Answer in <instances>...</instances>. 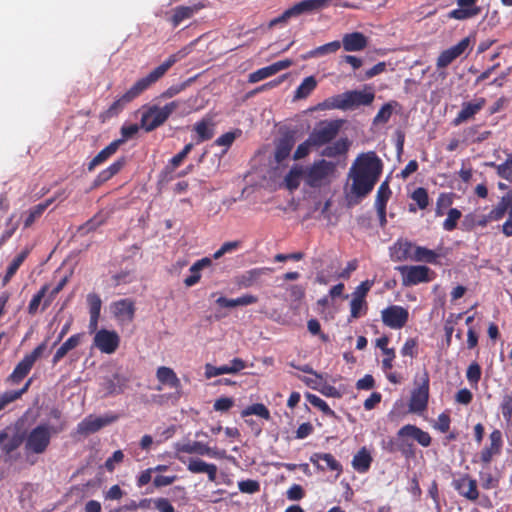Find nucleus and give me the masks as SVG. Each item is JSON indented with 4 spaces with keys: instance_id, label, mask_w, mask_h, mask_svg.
<instances>
[{
    "instance_id": "nucleus-1",
    "label": "nucleus",
    "mask_w": 512,
    "mask_h": 512,
    "mask_svg": "<svg viewBox=\"0 0 512 512\" xmlns=\"http://www.w3.org/2000/svg\"><path fill=\"white\" fill-rule=\"evenodd\" d=\"M199 41L198 39L193 40L188 45L181 48L174 54H171L163 63L159 66L155 67L148 75L138 79L130 89H128L124 94L118 97L109 107L108 109L101 115L103 119H110L112 117L117 116L127 104L132 102L138 96H140L144 91H146L149 87L155 84L158 80H160L168 70L178 61L184 59L188 56L196 43Z\"/></svg>"
},
{
    "instance_id": "nucleus-2",
    "label": "nucleus",
    "mask_w": 512,
    "mask_h": 512,
    "mask_svg": "<svg viewBox=\"0 0 512 512\" xmlns=\"http://www.w3.org/2000/svg\"><path fill=\"white\" fill-rule=\"evenodd\" d=\"M382 168V161L374 151L360 154L350 168L352 193L360 198L367 196L379 180Z\"/></svg>"
},
{
    "instance_id": "nucleus-3",
    "label": "nucleus",
    "mask_w": 512,
    "mask_h": 512,
    "mask_svg": "<svg viewBox=\"0 0 512 512\" xmlns=\"http://www.w3.org/2000/svg\"><path fill=\"white\" fill-rule=\"evenodd\" d=\"M374 98L373 91L351 90L325 99L321 107L345 111L358 106H368L374 101Z\"/></svg>"
},
{
    "instance_id": "nucleus-4",
    "label": "nucleus",
    "mask_w": 512,
    "mask_h": 512,
    "mask_svg": "<svg viewBox=\"0 0 512 512\" xmlns=\"http://www.w3.org/2000/svg\"><path fill=\"white\" fill-rule=\"evenodd\" d=\"M54 433H56V430L46 423L39 424L32 428L24 439L26 455L44 454L51 443V438Z\"/></svg>"
},
{
    "instance_id": "nucleus-5",
    "label": "nucleus",
    "mask_w": 512,
    "mask_h": 512,
    "mask_svg": "<svg viewBox=\"0 0 512 512\" xmlns=\"http://www.w3.org/2000/svg\"><path fill=\"white\" fill-rule=\"evenodd\" d=\"M331 0H302L292 7L286 9L281 15L271 19L268 23V29L278 25L284 26L292 18H296L305 13L320 11L330 4Z\"/></svg>"
},
{
    "instance_id": "nucleus-6",
    "label": "nucleus",
    "mask_w": 512,
    "mask_h": 512,
    "mask_svg": "<svg viewBox=\"0 0 512 512\" xmlns=\"http://www.w3.org/2000/svg\"><path fill=\"white\" fill-rule=\"evenodd\" d=\"M336 172V164L320 159L305 168V183L312 188H319L330 182Z\"/></svg>"
},
{
    "instance_id": "nucleus-7",
    "label": "nucleus",
    "mask_w": 512,
    "mask_h": 512,
    "mask_svg": "<svg viewBox=\"0 0 512 512\" xmlns=\"http://www.w3.org/2000/svg\"><path fill=\"white\" fill-rule=\"evenodd\" d=\"M179 107L178 101H172L163 107L153 105L141 115V127L146 132H151L164 124L170 115Z\"/></svg>"
},
{
    "instance_id": "nucleus-8",
    "label": "nucleus",
    "mask_w": 512,
    "mask_h": 512,
    "mask_svg": "<svg viewBox=\"0 0 512 512\" xmlns=\"http://www.w3.org/2000/svg\"><path fill=\"white\" fill-rule=\"evenodd\" d=\"M25 436L17 428L6 427L0 431L1 459L7 463L17 459L16 451L24 443Z\"/></svg>"
},
{
    "instance_id": "nucleus-9",
    "label": "nucleus",
    "mask_w": 512,
    "mask_h": 512,
    "mask_svg": "<svg viewBox=\"0 0 512 512\" xmlns=\"http://www.w3.org/2000/svg\"><path fill=\"white\" fill-rule=\"evenodd\" d=\"M46 349L47 339L34 348L31 353L23 357L8 376L7 381L14 385L19 384L29 374L35 362L44 354Z\"/></svg>"
},
{
    "instance_id": "nucleus-10",
    "label": "nucleus",
    "mask_w": 512,
    "mask_h": 512,
    "mask_svg": "<svg viewBox=\"0 0 512 512\" xmlns=\"http://www.w3.org/2000/svg\"><path fill=\"white\" fill-rule=\"evenodd\" d=\"M342 127V120L321 121L309 134L314 147L319 148L330 144Z\"/></svg>"
},
{
    "instance_id": "nucleus-11",
    "label": "nucleus",
    "mask_w": 512,
    "mask_h": 512,
    "mask_svg": "<svg viewBox=\"0 0 512 512\" xmlns=\"http://www.w3.org/2000/svg\"><path fill=\"white\" fill-rule=\"evenodd\" d=\"M401 274V282L405 287L428 283L433 280L434 272L424 265H403L397 267Z\"/></svg>"
},
{
    "instance_id": "nucleus-12",
    "label": "nucleus",
    "mask_w": 512,
    "mask_h": 512,
    "mask_svg": "<svg viewBox=\"0 0 512 512\" xmlns=\"http://www.w3.org/2000/svg\"><path fill=\"white\" fill-rule=\"evenodd\" d=\"M506 213L508 217L501 226V232L506 237H512V201L509 197L502 196L498 204L489 211L488 218L496 222L501 220Z\"/></svg>"
},
{
    "instance_id": "nucleus-13",
    "label": "nucleus",
    "mask_w": 512,
    "mask_h": 512,
    "mask_svg": "<svg viewBox=\"0 0 512 512\" xmlns=\"http://www.w3.org/2000/svg\"><path fill=\"white\" fill-rule=\"evenodd\" d=\"M381 320L390 329H402L409 320V311L400 305H390L381 311Z\"/></svg>"
},
{
    "instance_id": "nucleus-14",
    "label": "nucleus",
    "mask_w": 512,
    "mask_h": 512,
    "mask_svg": "<svg viewBox=\"0 0 512 512\" xmlns=\"http://www.w3.org/2000/svg\"><path fill=\"white\" fill-rule=\"evenodd\" d=\"M93 344L102 353H114L120 344V337L115 331L100 329L95 333Z\"/></svg>"
},
{
    "instance_id": "nucleus-15",
    "label": "nucleus",
    "mask_w": 512,
    "mask_h": 512,
    "mask_svg": "<svg viewBox=\"0 0 512 512\" xmlns=\"http://www.w3.org/2000/svg\"><path fill=\"white\" fill-rule=\"evenodd\" d=\"M429 398V376L425 372L421 384L412 391L409 409L412 412L420 413L427 408Z\"/></svg>"
},
{
    "instance_id": "nucleus-16",
    "label": "nucleus",
    "mask_w": 512,
    "mask_h": 512,
    "mask_svg": "<svg viewBox=\"0 0 512 512\" xmlns=\"http://www.w3.org/2000/svg\"><path fill=\"white\" fill-rule=\"evenodd\" d=\"M112 312L116 320L122 324H129L135 317V303L129 298L120 299L112 304Z\"/></svg>"
},
{
    "instance_id": "nucleus-17",
    "label": "nucleus",
    "mask_w": 512,
    "mask_h": 512,
    "mask_svg": "<svg viewBox=\"0 0 512 512\" xmlns=\"http://www.w3.org/2000/svg\"><path fill=\"white\" fill-rule=\"evenodd\" d=\"M414 247L410 240L399 238L389 247V256L394 262L412 261Z\"/></svg>"
},
{
    "instance_id": "nucleus-18",
    "label": "nucleus",
    "mask_w": 512,
    "mask_h": 512,
    "mask_svg": "<svg viewBox=\"0 0 512 512\" xmlns=\"http://www.w3.org/2000/svg\"><path fill=\"white\" fill-rule=\"evenodd\" d=\"M469 44L470 40L468 37H466L456 45L442 51L436 61L437 68L441 69L449 66L455 59L460 57L467 50Z\"/></svg>"
},
{
    "instance_id": "nucleus-19",
    "label": "nucleus",
    "mask_w": 512,
    "mask_h": 512,
    "mask_svg": "<svg viewBox=\"0 0 512 512\" xmlns=\"http://www.w3.org/2000/svg\"><path fill=\"white\" fill-rule=\"evenodd\" d=\"M454 489L464 498L476 501L479 497L477 481L468 474H464L452 482Z\"/></svg>"
},
{
    "instance_id": "nucleus-20",
    "label": "nucleus",
    "mask_w": 512,
    "mask_h": 512,
    "mask_svg": "<svg viewBox=\"0 0 512 512\" xmlns=\"http://www.w3.org/2000/svg\"><path fill=\"white\" fill-rule=\"evenodd\" d=\"M489 445L485 446L480 452V460L484 464H489L494 456L500 455L503 447V436L499 429H494L489 435Z\"/></svg>"
},
{
    "instance_id": "nucleus-21",
    "label": "nucleus",
    "mask_w": 512,
    "mask_h": 512,
    "mask_svg": "<svg viewBox=\"0 0 512 512\" xmlns=\"http://www.w3.org/2000/svg\"><path fill=\"white\" fill-rule=\"evenodd\" d=\"M115 420V417H95L89 415L85 417L80 423H78L76 431L79 435L87 436L89 434L96 433L106 425L110 424Z\"/></svg>"
},
{
    "instance_id": "nucleus-22",
    "label": "nucleus",
    "mask_w": 512,
    "mask_h": 512,
    "mask_svg": "<svg viewBox=\"0 0 512 512\" xmlns=\"http://www.w3.org/2000/svg\"><path fill=\"white\" fill-rule=\"evenodd\" d=\"M478 0H457L458 8L450 11L449 17L457 20H466L479 15L482 11L477 6Z\"/></svg>"
},
{
    "instance_id": "nucleus-23",
    "label": "nucleus",
    "mask_w": 512,
    "mask_h": 512,
    "mask_svg": "<svg viewBox=\"0 0 512 512\" xmlns=\"http://www.w3.org/2000/svg\"><path fill=\"white\" fill-rule=\"evenodd\" d=\"M205 8L202 2L194 3L190 6H177L173 9V14L169 21L173 28L178 27L184 20L192 18L196 13Z\"/></svg>"
},
{
    "instance_id": "nucleus-24",
    "label": "nucleus",
    "mask_w": 512,
    "mask_h": 512,
    "mask_svg": "<svg viewBox=\"0 0 512 512\" xmlns=\"http://www.w3.org/2000/svg\"><path fill=\"white\" fill-rule=\"evenodd\" d=\"M310 461L322 471H335L337 474L342 472L341 463L331 453H314Z\"/></svg>"
},
{
    "instance_id": "nucleus-25",
    "label": "nucleus",
    "mask_w": 512,
    "mask_h": 512,
    "mask_svg": "<svg viewBox=\"0 0 512 512\" xmlns=\"http://www.w3.org/2000/svg\"><path fill=\"white\" fill-rule=\"evenodd\" d=\"M485 104L486 100L483 97L477 98L472 102H464L462 104V109L453 120V124L458 126L471 119L485 106Z\"/></svg>"
},
{
    "instance_id": "nucleus-26",
    "label": "nucleus",
    "mask_w": 512,
    "mask_h": 512,
    "mask_svg": "<svg viewBox=\"0 0 512 512\" xmlns=\"http://www.w3.org/2000/svg\"><path fill=\"white\" fill-rule=\"evenodd\" d=\"M125 165L126 158L120 157L111 165H109L106 169L100 171L92 183V189L98 188L107 181H109L111 178L117 175L124 168Z\"/></svg>"
},
{
    "instance_id": "nucleus-27",
    "label": "nucleus",
    "mask_w": 512,
    "mask_h": 512,
    "mask_svg": "<svg viewBox=\"0 0 512 512\" xmlns=\"http://www.w3.org/2000/svg\"><path fill=\"white\" fill-rule=\"evenodd\" d=\"M397 436H408L410 439L417 441L423 447L430 446L432 441L428 432L423 431L419 427L412 424H406L401 427L397 432Z\"/></svg>"
},
{
    "instance_id": "nucleus-28",
    "label": "nucleus",
    "mask_w": 512,
    "mask_h": 512,
    "mask_svg": "<svg viewBox=\"0 0 512 512\" xmlns=\"http://www.w3.org/2000/svg\"><path fill=\"white\" fill-rule=\"evenodd\" d=\"M347 52L362 51L368 45V38L361 32L347 33L340 42Z\"/></svg>"
},
{
    "instance_id": "nucleus-29",
    "label": "nucleus",
    "mask_w": 512,
    "mask_h": 512,
    "mask_svg": "<svg viewBox=\"0 0 512 512\" xmlns=\"http://www.w3.org/2000/svg\"><path fill=\"white\" fill-rule=\"evenodd\" d=\"M196 133L197 143L211 140L215 134V123L211 117H204L193 126Z\"/></svg>"
},
{
    "instance_id": "nucleus-30",
    "label": "nucleus",
    "mask_w": 512,
    "mask_h": 512,
    "mask_svg": "<svg viewBox=\"0 0 512 512\" xmlns=\"http://www.w3.org/2000/svg\"><path fill=\"white\" fill-rule=\"evenodd\" d=\"M122 145V141H112L108 146L103 148L87 165L89 172H92L97 166L105 163L112 157Z\"/></svg>"
},
{
    "instance_id": "nucleus-31",
    "label": "nucleus",
    "mask_w": 512,
    "mask_h": 512,
    "mask_svg": "<svg viewBox=\"0 0 512 512\" xmlns=\"http://www.w3.org/2000/svg\"><path fill=\"white\" fill-rule=\"evenodd\" d=\"M213 264L212 259L209 257H204L197 260L189 269L190 275L185 278L184 284L187 287H192L196 285L201 279V270L204 268L211 267Z\"/></svg>"
},
{
    "instance_id": "nucleus-32",
    "label": "nucleus",
    "mask_w": 512,
    "mask_h": 512,
    "mask_svg": "<svg viewBox=\"0 0 512 512\" xmlns=\"http://www.w3.org/2000/svg\"><path fill=\"white\" fill-rule=\"evenodd\" d=\"M187 469L191 473H206L209 481L214 482L216 480L217 466L215 464L206 463L198 458L190 459Z\"/></svg>"
},
{
    "instance_id": "nucleus-33",
    "label": "nucleus",
    "mask_w": 512,
    "mask_h": 512,
    "mask_svg": "<svg viewBox=\"0 0 512 512\" xmlns=\"http://www.w3.org/2000/svg\"><path fill=\"white\" fill-rule=\"evenodd\" d=\"M295 145V139L293 135L287 134L280 138L276 143L275 148V160L277 163L283 162L291 153L292 148Z\"/></svg>"
},
{
    "instance_id": "nucleus-34",
    "label": "nucleus",
    "mask_w": 512,
    "mask_h": 512,
    "mask_svg": "<svg viewBox=\"0 0 512 512\" xmlns=\"http://www.w3.org/2000/svg\"><path fill=\"white\" fill-rule=\"evenodd\" d=\"M83 336L84 333H77L70 336L55 352L52 358L53 365L59 363L60 360L64 358L69 351L76 348L81 343Z\"/></svg>"
},
{
    "instance_id": "nucleus-35",
    "label": "nucleus",
    "mask_w": 512,
    "mask_h": 512,
    "mask_svg": "<svg viewBox=\"0 0 512 512\" xmlns=\"http://www.w3.org/2000/svg\"><path fill=\"white\" fill-rule=\"evenodd\" d=\"M373 458L366 447H362L352 459V467L358 473H366L372 464Z\"/></svg>"
},
{
    "instance_id": "nucleus-36",
    "label": "nucleus",
    "mask_w": 512,
    "mask_h": 512,
    "mask_svg": "<svg viewBox=\"0 0 512 512\" xmlns=\"http://www.w3.org/2000/svg\"><path fill=\"white\" fill-rule=\"evenodd\" d=\"M272 269L268 267L253 268L245 271L238 277V284L243 287H250L254 285L263 275L271 272Z\"/></svg>"
},
{
    "instance_id": "nucleus-37",
    "label": "nucleus",
    "mask_w": 512,
    "mask_h": 512,
    "mask_svg": "<svg viewBox=\"0 0 512 512\" xmlns=\"http://www.w3.org/2000/svg\"><path fill=\"white\" fill-rule=\"evenodd\" d=\"M349 147V140L347 138H340L330 145L327 144L326 147L321 151V156L328 158H336L338 156L346 154L349 150Z\"/></svg>"
},
{
    "instance_id": "nucleus-38",
    "label": "nucleus",
    "mask_w": 512,
    "mask_h": 512,
    "mask_svg": "<svg viewBox=\"0 0 512 512\" xmlns=\"http://www.w3.org/2000/svg\"><path fill=\"white\" fill-rule=\"evenodd\" d=\"M410 198L412 199L415 204L410 203L408 206L409 212L415 213L417 209L424 210L429 206L430 199L428 192L423 187L416 188L410 195Z\"/></svg>"
},
{
    "instance_id": "nucleus-39",
    "label": "nucleus",
    "mask_w": 512,
    "mask_h": 512,
    "mask_svg": "<svg viewBox=\"0 0 512 512\" xmlns=\"http://www.w3.org/2000/svg\"><path fill=\"white\" fill-rule=\"evenodd\" d=\"M54 201H55V198H49V199L45 200L44 202L39 203V204L33 206L32 208H30L26 212V217H25L24 223H23L24 224V228H29L30 226H32L33 223L43 215L45 210Z\"/></svg>"
},
{
    "instance_id": "nucleus-40",
    "label": "nucleus",
    "mask_w": 512,
    "mask_h": 512,
    "mask_svg": "<svg viewBox=\"0 0 512 512\" xmlns=\"http://www.w3.org/2000/svg\"><path fill=\"white\" fill-rule=\"evenodd\" d=\"M157 379L160 383L166 384L171 388L179 389L181 387L180 379L177 377L173 369L161 366L156 372Z\"/></svg>"
},
{
    "instance_id": "nucleus-41",
    "label": "nucleus",
    "mask_w": 512,
    "mask_h": 512,
    "mask_svg": "<svg viewBox=\"0 0 512 512\" xmlns=\"http://www.w3.org/2000/svg\"><path fill=\"white\" fill-rule=\"evenodd\" d=\"M257 301H258V298L256 296L251 295V294H246V295H242L241 297H238L236 299H228L226 297L221 296L216 300V303L220 307L233 308L236 306L251 305V304L256 303Z\"/></svg>"
},
{
    "instance_id": "nucleus-42",
    "label": "nucleus",
    "mask_w": 512,
    "mask_h": 512,
    "mask_svg": "<svg viewBox=\"0 0 512 512\" xmlns=\"http://www.w3.org/2000/svg\"><path fill=\"white\" fill-rule=\"evenodd\" d=\"M305 180V168L299 165L293 166L285 176V186L290 191L296 190L300 186V180Z\"/></svg>"
},
{
    "instance_id": "nucleus-43",
    "label": "nucleus",
    "mask_w": 512,
    "mask_h": 512,
    "mask_svg": "<svg viewBox=\"0 0 512 512\" xmlns=\"http://www.w3.org/2000/svg\"><path fill=\"white\" fill-rule=\"evenodd\" d=\"M438 258L439 254L434 250L428 249L423 246H418L415 244L412 261L436 264Z\"/></svg>"
},
{
    "instance_id": "nucleus-44",
    "label": "nucleus",
    "mask_w": 512,
    "mask_h": 512,
    "mask_svg": "<svg viewBox=\"0 0 512 512\" xmlns=\"http://www.w3.org/2000/svg\"><path fill=\"white\" fill-rule=\"evenodd\" d=\"M340 47H341L340 41H337V40L332 41V42L326 43L324 45H321L313 50H310L309 52H307V54L302 56V59L307 60L309 58H315V57L324 56L326 54L335 53L340 49Z\"/></svg>"
},
{
    "instance_id": "nucleus-45",
    "label": "nucleus",
    "mask_w": 512,
    "mask_h": 512,
    "mask_svg": "<svg viewBox=\"0 0 512 512\" xmlns=\"http://www.w3.org/2000/svg\"><path fill=\"white\" fill-rule=\"evenodd\" d=\"M317 87V80L314 76L304 78L294 93V100L307 98Z\"/></svg>"
},
{
    "instance_id": "nucleus-46",
    "label": "nucleus",
    "mask_w": 512,
    "mask_h": 512,
    "mask_svg": "<svg viewBox=\"0 0 512 512\" xmlns=\"http://www.w3.org/2000/svg\"><path fill=\"white\" fill-rule=\"evenodd\" d=\"M126 383L127 379L116 373L111 378L105 379L104 388L108 394H119L123 392Z\"/></svg>"
},
{
    "instance_id": "nucleus-47",
    "label": "nucleus",
    "mask_w": 512,
    "mask_h": 512,
    "mask_svg": "<svg viewBox=\"0 0 512 512\" xmlns=\"http://www.w3.org/2000/svg\"><path fill=\"white\" fill-rule=\"evenodd\" d=\"M205 443L200 441H193L187 443H176L174 449L176 453L199 454L204 455L206 448Z\"/></svg>"
},
{
    "instance_id": "nucleus-48",
    "label": "nucleus",
    "mask_w": 512,
    "mask_h": 512,
    "mask_svg": "<svg viewBox=\"0 0 512 512\" xmlns=\"http://www.w3.org/2000/svg\"><path fill=\"white\" fill-rule=\"evenodd\" d=\"M392 195L387 180L382 182L377 190L374 206L375 208H387V203Z\"/></svg>"
},
{
    "instance_id": "nucleus-49",
    "label": "nucleus",
    "mask_w": 512,
    "mask_h": 512,
    "mask_svg": "<svg viewBox=\"0 0 512 512\" xmlns=\"http://www.w3.org/2000/svg\"><path fill=\"white\" fill-rule=\"evenodd\" d=\"M368 305L366 300L353 298L350 302V316L348 321L351 322L353 319H358L367 313Z\"/></svg>"
},
{
    "instance_id": "nucleus-50",
    "label": "nucleus",
    "mask_w": 512,
    "mask_h": 512,
    "mask_svg": "<svg viewBox=\"0 0 512 512\" xmlns=\"http://www.w3.org/2000/svg\"><path fill=\"white\" fill-rule=\"evenodd\" d=\"M408 436H397V450L407 459L414 458L415 446Z\"/></svg>"
},
{
    "instance_id": "nucleus-51",
    "label": "nucleus",
    "mask_w": 512,
    "mask_h": 512,
    "mask_svg": "<svg viewBox=\"0 0 512 512\" xmlns=\"http://www.w3.org/2000/svg\"><path fill=\"white\" fill-rule=\"evenodd\" d=\"M249 415H256L264 420H270L271 415L269 409L262 403H255L246 407L242 412L241 416L246 417Z\"/></svg>"
},
{
    "instance_id": "nucleus-52",
    "label": "nucleus",
    "mask_w": 512,
    "mask_h": 512,
    "mask_svg": "<svg viewBox=\"0 0 512 512\" xmlns=\"http://www.w3.org/2000/svg\"><path fill=\"white\" fill-rule=\"evenodd\" d=\"M48 290H49V285L45 284L32 297V299L30 300V302L28 304V307H27L28 314L33 316V315H35L37 313L41 302L42 301L44 302V299L47 297Z\"/></svg>"
},
{
    "instance_id": "nucleus-53",
    "label": "nucleus",
    "mask_w": 512,
    "mask_h": 512,
    "mask_svg": "<svg viewBox=\"0 0 512 512\" xmlns=\"http://www.w3.org/2000/svg\"><path fill=\"white\" fill-rule=\"evenodd\" d=\"M306 398L308 400V402L318 408L320 411L323 412V414H325L326 416H329V417H335V412L329 407V405L327 404L326 401H324L322 398H320L319 396L315 395V394H310L308 393L306 395Z\"/></svg>"
},
{
    "instance_id": "nucleus-54",
    "label": "nucleus",
    "mask_w": 512,
    "mask_h": 512,
    "mask_svg": "<svg viewBox=\"0 0 512 512\" xmlns=\"http://www.w3.org/2000/svg\"><path fill=\"white\" fill-rule=\"evenodd\" d=\"M241 134L242 131L240 129H235L234 131L226 132L214 141V145L225 147V153L232 146L235 139L239 137Z\"/></svg>"
},
{
    "instance_id": "nucleus-55",
    "label": "nucleus",
    "mask_w": 512,
    "mask_h": 512,
    "mask_svg": "<svg viewBox=\"0 0 512 512\" xmlns=\"http://www.w3.org/2000/svg\"><path fill=\"white\" fill-rule=\"evenodd\" d=\"M482 370L479 363L476 361L472 362L466 370V378L472 387L477 388L478 383L481 379Z\"/></svg>"
},
{
    "instance_id": "nucleus-56",
    "label": "nucleus",
    "mask_w": 512,
    "mask_h": 512,
    "mask_svg": "<svg viewBox=\"0 0 512 512\" xmlns=\"http://www.w3.org/2000/svg\"><path fill=\"white\" fill-rule=\"evenodd\" d=\"M500 410L508 425H512V393L505 394L500 403Z\"/></svg>"
},
{
    "instance_id": "nucleus-57",
    "label": "nucleus",
    "mask_w": 512,
    "mask_h": 512,
    "mask_svg": "<svg viewBox=\"0 0 512 512\" xmlns=\"http://www.w3.org/2000/svg\"><path fill=\"white\" fill-rule=\"evenodd\" d=\"M462 213L457 208L449 209L447 218L443 222V229L446 231H453L457 227V222L461 218Z\"/></svg>"
},
{
    "instance_id": "nucleus-58",
    "label": "nucleus",
    "mask_w": 512,
    "mask_h": 512,
    "mask_svg": "<svg viewBox=\"0 0 512 512\" xmlns=\"http://www.w3.org/2000/svg\"><path fill=\"white\" fill-rule=\"evenodd\" d=\"M497 175L505 180L510 181L512 179V153L507 155L504 163L498 164Z\"/></svg>"
},
{
    "instance_id": "nucleus-59",
    "label": "nucleus",
    "mask_w": 512,
    "mask_h": 512,
    "mask_svg": "<svg viewBox=\"0 0 512 512\" xmlns=\"http://www.w3.org/2000/svg\"><path fill=\"white\" fill-rule=\"evenodd\" d=\"M273 75H274L273 69L271 68V65H269V66L260 68L256 71L250 73L248 76V82L249 83H257V82L264 80Z\"/></svg>"
},
{
    "instance_id": "nucleus-60",
    "label": "nucleus",
    "mask_w": 512,
    "mask_h": 512,
    "mask_svg": "<svg viewBox=\"0 0 512 512\" xmlns=\"http://www.w3.org/2000/svg\"><path fill=\"white\" fill-rule=\"evenodd\" d=\"M87 304L89 307V314L90 315H98L100 316L101 313V307H102V300L100 296L96 293H89L87 295Z\"/></svg>"
},
{
    "instance_id": "nucleus-61",
    "label": "nucleus",
    "mask_w": 512,
    "mask_h": 512,
    "mask_svg": "<svg viewBox=\"0 0 512 512\" xmlns=\"http://www.w3.org/2000/svg\"><path fill=\"white\" fill-rule=\"evenodd\" d=\"M67 283V277H64L60 280V282L48 293L47 297L44 299L42 310L47 309L51 303L54 301L56 296L63 290Z\"/></svg>"
},
{
    "instance_id": "nucleus-62",
    "label": "nucleus",
    "mask_w": 512,
    "mask_h": 512,
    "mask_svg": "<svg viewBox=\"0 0 512 512\" xmlns=\"http://www.w3.org/2000/svg\"><path fill=\"white\" fill-rule=\"evenodd\" d=\"M240 492L246 494H255L260 491V483L257 480L247 479L238 482Z\"/></svg>"
},
{
    "instance_id": "nucleus-63",
    "label": "nucleus",
    "mask_w": 512,
    "mask_h": 512,
    "mask_svg": "<svg viewBox=\"0 0 512 512\" xmlns=\"http://www.w3.org/2000/svg\"><path fill=\"white\" fill-rule=\"evenodd\" d=\"M314 147V143L311 142L310 137H308L303 143L299 144L296 148L293 159L294 160H301L309 155L310 149Z\"/></svg>"
},
{
    "instance_id": "nucleus-64",
    "label": "nucleus",
    "mask_w": 512,
    "mask_h": 512,
    "mask_svg": "<svg viewBox=\"0 0 512 512\" xmlns=\"http://www.w3.org/2000/svg\"><path fill=\"white\" fill-rule=\"evenodd\" d=\"M153 508L158 512H175V509L170 501L163 497L154 499Z\"/></svg>"
}]
</instances>
